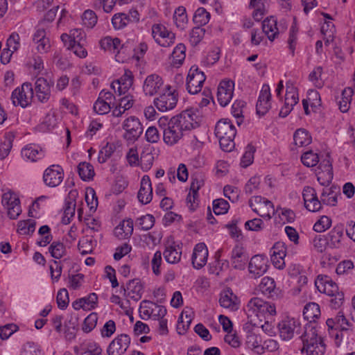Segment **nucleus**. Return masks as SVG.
<instances>
[{"label": "nucleus", "instance_id": "1", "mask_svg": "<svg viewBox=\"0 0 355 355\" xmlns=\"http://www.w3.org/2000/svg\"><path fill=\"white\" fill-rule=\"evenodd\" d=\"M304 319L309 322L304 327V331L300 338L303 343L302 353L307 355H323L325 345L320 336H318L315 320L320 315L319 305L315 302L307 304L303 311Z\"/></svg>", "mask_w": 355, "mask_h": 355}, {"label": "nucleus", "instance_id": "2", "mask_svg": "<svg viewBox=\"0 0 355 355\" xmlns=\"http://www.w3.org/2000/svg\"><path fill=\"white\" fill-rule=\"evenodd\" d=\"M246 311L248 323L254 327H262L261 322L263 319L276 315L275 306L259 297H253L248 302Z\"/></svg>", "mask_w": 355, "mask_h": 355}, {"label": "nucleus", "instance_id": "3", "mask_svg": "<svg viewBox=\"0 0 355 355\" xmlns=\"http://www.w3.org/2000/svg\"><path fill=\"white\" fill-rule=\"evenodd\" d=\"M279 336L284 340H290L295 335L300 336L303 334L304 327L300 322L295 318H286L278 324Z\"/></svg>", "mask_w": 355, "mask_h": 355}, {"label": "nucleus", "instance_id": "4", "mask_svg": "<svg viewBox=\"0 0 355 355\" xmlns=\"http://www.w3.org/2000/svg\"><path fill=\"white\" fill-rule=\"evenodd\" d=\"M249 206L262 218L270 219L275 214L274 205L271 201L260 196L251 198Z\"/></svg>", "mask_w": 355, "mask_h": 355}, {"label": "nucleus", "instance_id": "5", "mask_svg": "<svg viewBox=\"0 0 355 355\" xmlns=\"http://www.w3.org/2000/svg\"><path fill=\"white\" fill-rule=\"evenodd\" d=\"M206 76L203 71H200L197 66H192L187 77L186 87L191 94H196L202 90Z\"/></svg>", "mask_w": 355, "mask_h": 355}, {"label": "nucleus", "instance_id": "6", "mask_svg": "<svg viewBox=\"0 0 355 355\" xmlns=\"http://www.w3.org/2000/svg\"><path fill=\"white\" fill-rule=\"evenodd\" d=\"M33 96L32 85L29 83H24L20 87L16 88L12 92L11 99L15 106L20 105L24 108L31 104Z\"/></svg>", "mask_w": 355, "mask_h": 355}, {"label": "nucleus", "instance_id": "7", "mask_svg": "<svg viewBox=\"0 0 355 355\" xmlns=\"http://www.w3.org/2000/svg\"><path fill=\"white\" fill-rule=\"evenodd\" d=\"M1 203L8 209V216L10 219H16L21 214L20 200L17 194L8 190L2 195Z\"/></svg>", "mask_w": 355, "mask_h": 355}, {"label": "nucleus", "instance_id": "8", "mask_svg": "<svg viewBox=\"0 0 355 355\" xmlns=\"http://www.w3.org/2000/svg\"><path fill=\"white\" fill-rule=\"evenodd\" d=\"M172 119L174 120L175 124H178L182 130H190L199 126V121L197 115L192 110H186L182 111L178 115Z\"/></svg>", "mask_w": 355, "mask_h": 355}, {"label": "nucleus", "instance_id": "9", "mask_svg": "<svg viewBox=\"0 0 355 355\" xmlns=\"http://www.w3.org/2000/svg\"><path fill=\"white\" fill-rule=\"evenodd\" d=\"M166 89V92L154 100L155 105L161 112L173 109L178 102V98L175 91H171V86H167Z\"/></svg>", "mask_w": 355, "mask_h": 355}, {"label": "nucleus", "instance_id": "10", "mask_svg": "<svg viewBox=\"0 0 355 355\" xmlns=\"http://www.w3.org/2000/svg\"><path fill=\"white\" fill-rule=\"evenodd\" d=\"M125 130L124 137L129 141H136L142 134L144 128L139 120L135 116L126 119L123 125Z\"/></svg>", "mask_w": 355, "mask_h": 355}, {"label": "nucleus", "instance_id": "11", "mask_svg": "<svg viewBox=\"0 0 355 355\" xmlns=\"http://www.w3.org/2000/svg\"><path fill=\"white\" fill-rule=\"evenodd\" d=\"M64 171L59 165H52L47 168L43 175L45 184L50 187L58 186L63 180Z\"/></svg>", "mask_w": 355, "mask_h": 355}, {"label": "nucleus", "instance_id": "12", "mask_svg": "<svg viewBox=\"0 0 355 355\" xmlns=\"http://www.w3.org/2000/svg\"><path fill=\"white\" fill-rule=\"evenodd\" d=\"M130 343V338L127 334H121L108 345L107 355H123Z\"/></svg>", "mask_w": 355, "mask_h": 355}, {"label": "nucleus", "instance_id": "13", "mask_svg": "<svg viewBox=\"0 0 355 355\" xmlns=\"http://www.w3.org/2000/svg\"><path fill=\"white\" fill-rule=\"evenodd\" d=\"M248 270L251 277H260L268 270L267 259L260 254L253 256L249 262Z\"/></svg>", "mask_w": 355, "mask_h": 355}, {"label": "nucleus", "instance_id": "14", "mask_svg": "<svg viewBox=\"0 0 355 355\" xmlns=\"http://www.w3.org/2000/svg\"><path fill=\"white\" fill-rule=\"evenodd\" d=\"M152 35L155 40L162 46H169L173 43L175 35L173 33L166 30L162 24H155L152 27Z\"/></svg>", "mask_w": 355, "mask_h": 355}, {"label": "nucleus", "instance_id": "15", "mask_svg": "<svg viewBox=\"0 0 355 355\" xmlns=\"http://www.w3.org/2000/svg\"><path fill=\"white\" fill-rule=\"evenodd\" d=\"M234 83L232 80H223L218 87L217 98L219 104L226 106L233 96Z\"/></svg>", "mask_w": 355, "mask_h": 355}, {"label": "nucleus", "instance_id": "16", "mask_svg": "<svg viewBox=\"0 0 355 355\" xmlns=\"http://www.w3.org/2000/svg\"><path fill=\"white\" fill-rule=\"evenodd\" d=\"M315 286L320 292L324 293L329 296L340 293L338 285L327 275H320L318 276Z\"/></svg>", "mask_w": 355, "mask_h": 355}, {"label": "nucleus", "instance_id": "17", "mask_svg": "<svg viewBox=\"0 0 355 355\" xmlns=\"http://www.w3.org/2000/svg\"><path fill=\"white\" fill-rule=\"evenodd\" d=\"M53 81H48L44 78H38L35 83L36 96L42 103H46L51 96V87L53 85Z\"/></svg>", "mask_w": 355, "mask_h": 355}, {"label": "nucleus", "instance_id": "18", "mask_svg": "<svg viewBox=\"0 0 355 355\" xmlns=\"http://www.w3.org/2000/svg\"><path fill=\"white\" fill-rule=\"evenodd\" d=\"M271 98L270 89L268 85H263L261 90L256 105L257 114L263 116L270 107V100Z\"/></svg>", "mask_w": 355, "mask_h": 355}, {"label": "nucleus", "instance_id": "19", "mask_svg": "<svg viewBox=\"0 0 355 355\" xmlns=\"http://www.w3.org/2000/svg\"><path fill=\"white\" fill-rule=\"evenodd\" d=\"M208 250L203 243H198L193 250L191 257L192 264L195 268L200 269L207 263Z\"/></svg>", "mask_w": 355, "mask_h": 355}, {"label": "nucleus", "instance_id": "20", "mask_svg": "<svg viewBox=\"0 0 355 355\" xmlns=\"http://www.w3.org/2000/svg\"><path fill=\"white\" fill-rule=\"evenodd\" d=\"M174 122V120L171 118V126H168L163 133L164 142L171 146L176 144L183 136V131Z\"/></svg>", "mask_w": 355, "mask_h": 355}, {"label": "nucleus", "instance_id": "21", "mask_svg": "<svg viewBox=\"0 0 355 355\" xmlns=\"http://www.w3.org/2000/svg\"><path fill=\"white\" fill-rule=\"evenodd\" d=\"M219 303L222 307L229 309L231 311H236L239 308L238 297L229 288L221 292Z\"/></svg>", "mask_w": 355, "mask_h": 355}, {"label": "nucleus", "instance_id": "22", "mask_svg": "<svg viewBox=\"0 0 355 355\" xmlns=\"http://www.w3.org/2000/svg\"><path fill=\"white\" fill-rule=\"evenodd\" d=\"M138 200L144 205L148 204L153 198V189L148 175H144L141 181V186L137 194Z\"/></svg>", "mask_w": 355, "mask_h": 355}, {"label": "nucleus", "instance_id": "23", "mask_svg": "<svg viewBox=\"0 0 355 355\" xmlns=\"http://www.w3.org/2000/svg\"><path fill=\"white\" fill-rule=\"evenodd\" d=\"M215 135L216 137H235L236 135V128L230 120L220 119L216 125Z\"/></svg>", "mask_w": 355, "mask_h": 355}, {"label": "nucleus", "instance_id": "24", "mask_svg": "<svg viewBox=\"0 0 355 355\" xmlns=\"http://www.w3.org/2000/svg\"><path fill=\"white\" fill-rule=\"evenodd\" d=\"M248 256L244 252L243 248L235 246L232 251L231 262L234 268L237 270H244L247 262L248 261Z\"/></svg>", "mask_w": 355, "mask_h": 355}, {"label": "nucleus", "instance_id": "25", "mask_svg": "<svg viewBox=\"0 0 355 355\" xmlns=\"http://www.w3.org/2000/svg\"><path fill=\"white\" fill-rule=\"evenodd\" d=\"M259 290L269 298L278 297L279 289L276 288L275 282L271 277H263L259 285Z\"/></svg>", "mask_w": 355, "mask_h": 355}, {"label": "nucleus", "instance_id": "26", "mask_svg": "<svg viewBox=\"0 0 355 355\" xmlns=\"http://www.w3.org/2000/svg\"><path fill=\"white\" fill-rule=\"evenodd\" d=\"M163 82L162 78L157 74H151L146 77L143 89L146 95L153 96L156 94Z\"/></svg>", "mask_w": 355, "mask_h": 355}, {"label": "nucleus", "instance_id": "27", "mask_svg": "<svg viewBox=\"0 0 355 355\" xmlns=\"http://www.w3.org/2000/svg\"><path fill=\"white\" fill-rule=\"evenodd\" d=\"M134 76L130 69H125L124 74L115 80L117 84V92L119 96L125 94L133 84Z\"/></svg>", "mask_w": 355, "mask_h": 355}, {"label": "nucleus", "instance_id": "28", "mask_svg": "<svg viewBox=\"0 0 355 355\" xmlns=\"http://www.w3.org/2000/svg\"><path fill=\"white\" fill-rule=\"evenodd\" d=\"M343 225H336L328 234L327 244L332 248H338L340 246L341 239L344 234Z\"/></svg>", "mask_w": 355, "mask_h": 355}, {"label": "nucleus", "instance_id": "29", "mask_svg": "<svg viewBox=\"0 0 355 355\" xmlns=\"http://www.w3.org/2000/svg\"><path fill=\"white\" fill-rule=\"evenodd\" d=\"M262 31L270 41H273L279 34L277 19L273 16L267 17L262 22Z\"/></svg>", "mask_w": 355, "mask_h": 355}, {"label": "nucleus", "instance_id": "30", "mask_svg": "<svg viewBox=\"0 0 355 355\" xmlns=\"http://www.w3.org/2000/svg\"><path fill=\"white\" fill-rule=\"evenodd\" d=\"M125 292L128 291V295L134 300H139L142 295L143 286L141 281L139 279H134L130 280L126 284V288H124Z\"/></svg>", "mask_w": 355, "mask_h": 355}, {"label": "nucleus", "instance_id": "31", "mask_svg": "<svg viewBox=\"0 0 355 355\" xmlns=\"http://www.w3.org/2000/svg\"><path fill=\"white\" fill-rule=\"evenodd\" d=\"M24 157H27L32 162H35L44 157V152L37 146L29 145L24 148L21 150Z\"/></svg>", "mask_w": 355, "mask_h": 355}, {"label": "nucleus", "instance_id": "32", "mask_svg": "<svg viewBox=\"0 0 355 355\" xmlns=\"http://www.w3.org/2000/svg\"><path fill=\"white\" fill-rule=\"evenodd\" d=\"M80 178L83 181H89L93 179L95 173L93 166L86 162H80L77 167Z\"/></svg>", "mask_w": 355, "mask_h": 355}, {"label": "nucleus", "instance_id": "33", "mask_svg": "<svg viewBox=\"0 0 355 355\" xmlns=\"http://www.w3.org/2000/svg\"><path fill=\"white\" fill-rule=\"evenodd\" d=\"M293 140L295 146L302 147L311 144V137L309 135L307 130L300 128L295 132Z\"/></svg>", "mask_w": 355, "mask_h": 355}, {"label": "nucleus", "instance_id": "34", "mask_svg": "<svg viewBox=\"0 0 355 355\" xmlns=\"http://www.w3.org/2000/svg\"><path fill=\"white\" fill-rule=\"evenodd\" d=\"M163 254L168 263L175 264L180 261L182 252L176 246L169 245L166 247Z\"/></svg>", "mask_w": 355, "mask_h": 355}, {"label": "nucleus", "instance_id": "35", "mask_svg": "<svg viewBox=\"0 0 355 355\" xmlns=\"http://www.w3.org/2000/svg\"><path fill=\"white\" fill-rule=\"evenodd\" d=\"M286 86L285 101L286 104L290 103L291 106L293 107L299 101L297 88L291 82H287Z\"/></svg>", "mask_w": 355, "mask_h": 355}, {"label": "nucleus", "instance_id": "36", "mask_svg": "<svg viewBox=\"0 0 355 355\" xmlns=\"http://www.w3.org/2000/svg\"><path fill=\"white\" fill-rule=\"evenodd\" d=\"M173 20L178 28L184 29L188 21L186 9L183 6L178 7L173 15Z\"/></svg>", "mask_w": 355, "mask_h": 355}, {"label": "nucleus", "instance_id": "37", "mask_svg": "<svg viewBox=\"0 0 355 355\" xmlns=\"http://www.w3.org/2000/svg\"><path fill=\"white\" fill-rule=\"evenodd\" d=\"M326 171L319 172L318 174V181L322 186H328L333 179V172L331 164L327 161V163L324 165Z\"/></svg>", "mask_w": 355, "mask_h": 355}, {"label": "nucleus", "instance_id": "38", "mask_svg": "<svg viewBox=\"0 0 355 355\" xmlns=\"http://www.w3.org/2000/svg\"><path fill=\"white\" fill-rule=\"evenodd\" d=\"M14 135L11 132L6 133L4 140L1 141L0 145V157L4 159L10 153L12 146Z\"/></svg>", "mask_w": 355, "mask_h": 355}, {"label": "nucleus", "instance_id": "39", "mask_svg": "<svg viewBox=\"0 0 355 355\" xmlns=\"http://www.w3.org/2000/svg\"><path fill=\"white\" fill-rule=\"evenodd\" d=\"M209 19L210 14L204 8H199L194 13L193 21L198 26H202L207 24Z\"/></svg>", "mask_w": 355, "mask_h": 355}, {"label": "nucleus", "instance_id": "40", "mask_svg": "<svg viewBox=\"0 0 355 355\" xmlns=\"http://www.w3.org/2000/svg\"><path fill=\"white\" fill-rule=\"evenodd\" d=\"M49 251L53 258L59 259L64 255L66 249L62 243L60 241H53L50 245Z\"/></svg>", "mask_w": 355, "mask_h": 355}, {"label": "nucleus", "instance_id": "41", "mask_svg": "<svg viewBox=\"0 0 355 355\" xmlns=\"http://www.w3.org/2000/svg\"><path fill=\"white\" fill-rule=\"evenodd\" d=\"M320 199L327 205L335 206L337 203V195L331 188L323 189Z\"/></svg>", "mask_w": 355, "mask_h": 355}, {"label": "nucleus", "instance_id": "42", "mask_svg": "<svg viewBox=\"0 0 355 355\" xmlns=\"http://www.w3.org/2000/svg\"><path fill=\"white\" fill-rule=\"evenodd\" d=\"M320 199L327 205L335 206L337 203V195L331 188L323 189Z\"/></svg>", "mask_w": 355, "mask_h": 355}, {"label": "nucleus", "instance_id": "43", "mask_svg": "<svg viewBox=\"0 0 355 355\" xmlns=\"http://www.w3.org/2000/svg\"><path fill=\"white\" fill-rule=\"evenodd\" d=\"M186 47L183 44H178L172 52L171 56L174 64H182L185 59Z\"/></svg>", "mask_w": 355, "mask_h": 355}, {"label": "nucleus", "instance_id": "44", "mask_svg": "<svg viewBox=\"0 0 355 355\" xmlns=\"http://www.w3.org/2000/svg\"><path fill=\"white\" fill-rule=\"evenodd\" d=\"M155 217L151 214H146L137 219V225L141 230L147 231L150 230L155 224Z\"/></svg>", "mask_w": 355, "mask_h": 355}, {"label": "nucleus", "instance_id": "45", "mask_svg": "<svg viewBox=\"0 0 355 355\" xmlns=\"http://www.w3.org/2000/svg\"><path fill=\"white\" fill-rule=\"evenodd\" d=\"M255 151L256 148L254 146L251 144H248L247 146L245 152L244 153L241 162V166L242 167L246 168L253 162Z\"/></svg>", "mask_w": 355, "mask_h": 355}, {"label": "nucleus", "instance_id": "46", "mask_svg": "<svg viewBox=\"0 0 355 355\" xmlns=\"http://www.w3.org/2000/svg\"><path fill=\"white\" fill-rule=\"evenodd\" d=\"M76 203L72 201H67L64 208V216L62 218V223L64 225L70 223L71 218L75 214Z\"/></svg>", "mask_w": 355, "mask_h": 355}, {"label": "nucleus", "instance_id": "47", "mask_svg": "<svg viewBox=\"0 0 355 355\" xmlns=\"http://www.w3.org/2000/svg\"><path fill=\"white\" fill-rule=\"evenodd\" d=\"M116 150L115 146L113 144L107 143L100 150L98 161L99 163H105L113 154Z\"/></svg>", "mask_w": 355, "mask_h": 355}, {"label": "nucleus", "instance_id": "48", "mask_svg": "<svg viewBox=\"0 0 355 355\" xmlns=\"http://www.w3.org/2000/svg\"><path fill=\"white\" fill-rule=\"evenodd\" d=\"M301 160L304 166L312 167L318 163L319 157L318 154L314 153L312 150H309L302 154Z\"/></svg>", "mask_w": 355, "mask_h": 355}, {"label": "nucleus", "instance_id": "49", "mask_svg": "<svg viewBox=\"0 0 355 355\" xmlns=\"http://www.w3.org/2000/svg\"><path fill=\"white\" fill-rule=\"evenodd\" d=\"M93 241L88 236L83 237L78 242V248L80 254L85 255L90 254L93 250Z\"/></svg>", "mask_w": 355, "mask_h": 355}, {"label": "nucleus", "instance_id": "50", "mask_svg": "<svg viewBox=\"0 0 355 355\" xmlns=\"http://www.w3.org/2000/svg\"><path fill=\"white\" fill-rule=\"evenodd\" d=\"M213 211L216 215H221L227 212L230 205L227 201L220 198L213 201Z\"/></svg>", "mask_w": 355, "mask_h": 355}, {"label": "nucleus", "instance_id": "51", "mask_svg": "<svg viewBox=\"0 0 355 355\" xmlns=\"http://www.w3.org/2000/svg\"><path fill=\"white\" fill-rule=\"evenodd\" d=\"M205 30L200 26L192 29L189 35V42L193 46L198 45L205 35Z\"/></svg>", "mask_w": 355, "mask_h": 355}, {"label": "nucleus", "instance_id": "52", "mask_svg": "<svg viewBox=\"0 0 355 355\" xmlns=\"http://www.w3.org/2000/svg\"><path fill=\"white\" fill-rule=\"evenodd\" d=\"M98 315L96 313H91L84 320L82 329L85 333L90 332L97 324Z\"/></svg>", "mask_w": 355, "mask_h": 355}, {"label": "nucleus", "instance_id": "53", "mask_svg": "<svg viewBox=\"0 0 355 355\" xmlns=\"http://www.w3.org/2000/svg\"><path fill=\"white\" fill-rule=\"evenodd\" d=\"M56 301L58 304V306L60 309H65L69 302V294L68 291L66 288H61L58 292Z\"/></svg>", "mask_w": 355, "mask_h": 355}, {"label": "nucleus", "instance_id": "54", "mask_svg": "<svg viewBox=\"0 0 355 355\" xmlns=\"http://www.w3.org/2000/svg\"><path fill=\"white\" fill-rule=\"evenodd\" d=\"M85 200L89 207L90 211H95L98 206V198L92 188L87 189L85 194Z\"/></svg>", "mask_w": 355, "mask_h": 355}, {"label": "nucleus", "instance_id": "55", "mask_svg": "<svg viewBox=\"0 0 355 355\" xmlns=\"http://www.w3.org/2000/svg\"><path fill=\"white\" fill-rule=\"evenodd\" d=\"M114 107V104L112 105H109L107 101H103L102 99L98 98L96 102L94 104V110L98 114H105L108 113L111 108Z\"/></svg>", "mask_w": 355, "mask_h": 355}, {"label": "nucleus", "instance_id": "56", "mask_svg": "<svg viewBox=\"0 0 355 355\" xmlns=\"http://www.w3.org/2000/svg\"><path fill=\"white\" fill-rule=\"evenodd\" d=\"M331 225V220L327 216H322L313 225V230L316 232H323L329 229Z\"/></svg>", "mask_w": 355, "mask_h": 355}, {"label": "nucleus", "instance_id": "57", "mask_svg": "<svg viewBox=\"0 0 355 355\" xmlns=\"http://www.w3.org/2000/svg\"><path fill=\"white\" fill-rule=\"evenodd\" d=\"M83 21L86 26L93 28L97 23V16L91 10H85L83 15Z\"/></svg>", "mask_w": 355, "mask_h": 355}, {"label": "nucleus", "instance_id": "58", "mask_svg": "<svg viewBox=\"0 0 355 355\" xmlns=\"http://www.w3.org/2000/svg\"><path fill=\"white\" fill-rule=\"evenodd\" d=\"M193 313L191 311V310H184L181 314V315L179 318L178 320V329H180V323H184L186 322V327L184 324H183V330L186 331L187 329H189L193 319Z\"/></svg>", "mask_w": 355, "mask_h": 355}, {"label": "nucleus", "instance_id": "59", "mask_svg": "<svg viewBox=\"0 0 355 355\" xmlns=\"http://www.w3.org/2000/svg\"><path fill=\"white\" fill-rule=\"evenodd\" d=\"M18 327L15 324H7L0 327V337L2 340L8 339L13 333L17 331Z\"/></svg>", "mask_w": 355, "mask_h": 355}, {"label": "nucleus", "instance_id": "60", "mask_svg": "<svg viewBox=\"0 0 355 355\" xmlns=\"http://www.w3.org/2000/svg\"><path fill=\"white\" fill-rule=\"evenodd\" d=\"M149 303L151 302L146 300H144L141 302L139 306V316L142 320H148L153 314V310L146 305V304Z\"/></svg>", "mask_w": 355, "mask_h": 355}, {"label": "nucleus", "instance_id": "61", "mask_svg": "<svg viewBox=\"0 0 355 355\" xmlns=\"http://www.w3.org/2000/svg\"><path fill=\"white\" fill-rule=\"evenodd\" d=\"M352 326H348V327H343L342 329L336 330L334 337L336 340H340V341L344 340L347 341L351 336L352 333Z\"/></svg>", "mask_w": 355, "mask_h": 355}, {"label": "nucleus", "instance_id": "62", "mask_svg": "<svg viewBox=\"0 0 355 355\" xmlns=\"http://www.w3.org/2000/svg\"><path fill=\"white\" fill-rule=\"evenodd\" d=\"M154 157L151 153H143L141 155L140 164L144 171L149 170L153 163Z\"/></svg>", "mask_w": 355, "mask_h": 355}, {"label": "nucleus", "instance_id": "63", "mask_svg": "<svg viewBox=\"0 0 355 355\" xmlns=\"http://www.w3.org/2000/svg\"><path fill=\"white\" fill-rule=\"evenodd\" d=\"M217 138L219 140V144L223 150L230 152L234 147V139L235 137H223Z\"/></svg>", "mask_w": 355, "mask_h": 355}, {"label": "nucleus", "instance_id": "64", "mask_svg": "<svg viewBox=\"0 0 355 355\" xmlns=\"http://www.w3.org/2000/svg\"><path fill=\"white\" fill-rule=\"evenodd\" d=\"M146 139L150 143H157L159 139L158 130L155 126H150L146 132Z\"/></svg>", "mask_w": 355, "mask_h": 355}]
</instances>
